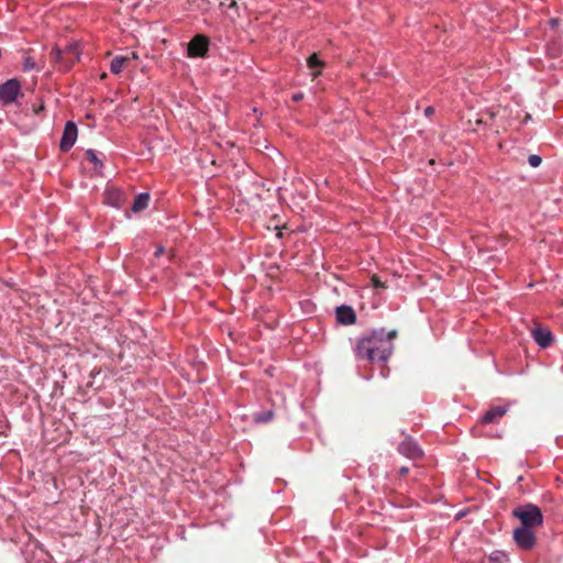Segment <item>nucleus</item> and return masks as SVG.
<instances>
[{"label":"nucleus","mask_w":563,"mask_h":563,"mask_svg":"<svg viewBox=\"0 0 563 563\" xmlns=\"http://www.w3.org/2000/svg\"><path fill=\"white\" fill-rule=\"evenodd\" d=\"M542 159L539 155L532 154L528 157V163L531 167L540 166Z\"/></svg>","instance_id":"obj_20"},{"label":"nucleus","mask_w":563,"mask_h":563,"mask_svg":"<svg viewBox=\"0 0 563 563\" xmlns=\"http://www.w3.org/2000/svg\"><path fill=\"white\" fill-rule=\"evenodd\" d=\"M433 113H434V108H433V107H427V108L424 109V114H426L427 117H430V115H432Z\"/></svg>","instance_id":"obj_24"},{"label":"nucleus","mask_w":563,"mask_h":563,"mask_svg":"<svg viewBox=\"0 0 563 563\" xmlns=\"http://www.w3.org/2000/svg\"><path fill=\"white\" fill-rule=\"evenodd\" d=\"M130 57V60L131 59H137L139 58V55L136 53H131V55L129 56Z\"/></svg>","instance_id":"obj_27"},{"label":"nucleus","mask_w":563,"mask_h":563,"mask_svg":"<svg viewBox=\"0 0 563 563\" xmlns=\"http://www.w3.org/2000/svg\"><path fill=\"white\" fill-rule=\"evenodd\" d=\"M273 416H274V412L272 410H266V411L254 413L253 420L256 423H264V422L271 421L273 419Z\"/></svg>","instance_id":"obj_15"},{"label":"nucleus","mask_w":563,"mask_h":563,"mask_svg":"<svg viewBox=\"0 0 563 563\" xmlns=\"http://www.w3.org/2000/svg\"><path fill=\"white\" fill-rule=\"evenodd\" d=\"M236 5H238L236 0H232L231 3L229 4L230 8H235Z\"/></svg>","instance_id":"obj_28"},{"label":"nucleus","mask_w":563,"mask_h":563,"mask_svg":"<svg viewBox=\"0 0 563 563\" xmlns=\"http://www.w3.org/2000/svg\"><path fill=\"white\" fill-rule=\"evenodd\" d=\"M54 62L59 63L60 67L64 68L65 62L67 60L64 56V52L59 48H54L51 53Z\"/></svg>","instance_id":"obj_16"},{"label":"nucleus","mask_w":563,"mask_h":563,"mask_svg":"<svg viewBox=\"0 0 563 563\" xmlns=\"http://www.w3.org/2000/svg\"><path fill=\"white\" fill-rule=\"evenodd\" d=\"M397 451L410 460H419L423 456V450L417 443V441L410 435H406L405 439L398 444Z\"/></svg>","instance_id":"obj_5"},{"label":"nucleus","mask_w":563,"mask_h":563,"mask_svg":"<svg viewBox=\"0 0 563 563\" xmlns=\"http://www.w3.org/2000/svg\"><path fill=\"white\" fill-rule=\"evenodd\" d=\"M77 139V126L74 122L68 121L65 124L63 136L59 143V148L63 152H67L75 144Z\"/></svg>","instance_id":"obj_7"},{"label":"nucleus","mask_w":563,"mask_h":563,"mask_svg":"<svg viewBox=\"0 0 563 563\" xmlns=\"http://www.w3.org/2000/svg\"><path fill=\"white\" fill-rule=\"evenodd\" d=\"M150 202V195L148 194H140L135 197L133 205H132V211L137 213L144 209L147 208Z\"/></svg>","instance_id":"obj_14"},{"label":"nucleus","mask_w":563,"mask_h":563,"mask_svg":"<svg viewBox=\"0 0 563 563\" xmlns=\"http://www.w3.org/2000/svg\"><path fill=\"white\" fill-rule=\"evenodd\" d=\"M21 84L18 79L12 78L0 85V101L3 106L14 103L19 97H22Z\"/></svg>","instance_id":"obj_3"},{"label":"nucleus","mask_w":563,"mask_h":563,"mask_svg":"<svg viewBox=\"0 0 563 563\" xmlns=\"http://www.w3.org/2000/svg\"><path fill=\"white\" fill-rule=\"evenodd\" d=\"M23 68H24V70L40 69V67L37 66L36 62L31 56H25L24 57V59H23Z\"/></svg>","instance_id":"obj_18"},{"label":"nucleus","mask_w":563,"mask_h":563,"mask_svg":"<svg viewBox=\"0 0 563 563\" xmlns=\"http://www.w3.org/2000/svg\"><path fill=\"white\" fill-rule=\"evenodd\" d=\"M63 52H64L65 58L67 59L65 62L64 69H68L79 58V54H78V51H77V44L74 43V44L68 45L66 47V49L63 51Z\"/></svg>","instance_id":"obj_12"},{"label":"nucleus","mask_w":563,"mask_h":563,"mask_svg":"<svg viewBox=\"0 0 563 563\" xmlns=\"http://www.w3.org/2000/svg\"><path fill=\"white\" fill-rule=\"evenodd\" d=\"M302 98H303V93L302 92H298V93H295L292 96V100L296 101V102L300 101Z\"/></svg>","instance_id":"obj_25"},{"label":"nucleus","mask_w":563,"mask_h":563,"mask_svg":"<svg viewBox=\"0 0 563 563\" xmlns=\"http://www.w3.org/2000/svg\"><path fill=\"white\" fill-rule=\"evenodd\" d=\"M512 515L520 520L522 527L533 529L543 525L541 509L533 504H526L515 508Z\"/></svg>","instance_id":"obj_2"},{"label":"nucleus","mask_w":563,"mask_h":563,"mask_svg":"<svg viewBox=\"0 0 563 563\" xmlns=\"http://www.w3.org/2000/svg\"><path fill=\"white\" fill-rule=\"evenodd\" d=\"M126 201V195L118 188H108L104 192V202L111 207L120 208Z\"/></svg>","instance_id":"obj_10"},{"label":"nucleus","mask_w":563,"mask_h":563,"mask_svg":"<svg viewBox=\"0 0 563 563\" xmlns=\"http://www.w3.org/2000/svg\"><path fill=\"white\" fill-rule=\"evenodd\" d=\"M129 63H130V57L115 56L111 60L110 69L113 74L118 75L123 70V68H125L128 66Z\"/></svg>","instance_id":"obj_13"},{"label":"nucleus","mask_w":563,"mask_h":563,"mask_svg":"<svg viewBox=\"0 0 563 563\" xmlns=\"http://www.w3.org/2000/svg\"><path fill=\"white\" fill-rule=\"evenodd\" d=\"M164 253V247L163 246H158L156 252H155V256H159Z\"/></svg>","instance_id":"obj_26"},{"label":"nucleus","mask_w":563,"mask_h":563,"mask_svg":"<svg viewBox=\"0 0 563 563\" xmlns=\"http://www.w3.org/2000/svg\"><path fill=\"white\" fill-rule=\"evenodd\" d=\"M86 157L95 165L96 169H99L102 167V162H101V159H99V157L97 156V154L93 150H88L86 152Z\"/></svg>","instance_id":"obj_17"},{"label":"nucleus","mask_w":563,"mask_h":563,"mask_svg":"<svg viewBox=\"0 0 563 563\" xmlns=\"http://www.w3.org/2000/svg\"><path fill=\"white\" fill-rule=\"evenodd\" d=\"M514 540L520 550L528 551L534 548L537 537L532 528L518 527L514 530Z\"/></svg>","instance_id":"obj_4"},{"label":"nucleus","mask_w":563,"mask_h":563,"mask_svg":"<svg viewBox=\"0 0 563 563\" xmlns=\"http://www.w3.org/2000/svg\"><path fill=\"white\" fill-rule=\"evenodd\" d=\"M371 283L374 288H386L385 284L376 275L371 277Z\"/></svg>","instance_id":"obj_21"},{"label":"nucleus","mask_w":563,"mask_h":563,"mask_svg":"<svg viewBox=\"0 0 563 563\" xmlns=\"http://www.w3.org/2000/svg\"><path fill=\"white\" fill-rule=\"evenodd\" d=\"M308 66L311 68L312 77L317 76V53H312L308 58Z\"/></svg>","instance_id":"obj_19"},{"label":"nucleus","mask_w":563,"mask_h":563,"mask_svg":"<svg viewBox=\"0 0 563 563\" xmlns=\"http://www.w3.org/2000/svg\"><path fill=\"white\" fill-rule=\"evenodd\" d=\"M531 334L536 343L542 349L550 346L553 342L552 332L548 328L536 327Z\"/></svg>","instance_id":"obj_9"},{"label":"nucleus","mask_w":563,"mask_h":563,"mask_svg":"<svg viewBox=\"0 0 563 563\" xmlns=\"http://www.w3.org/2000/svg\"><path fill=\"white\" fill-rule=\"evenodd\" d=\"M396 336V330L386 331L383 328L371 330L357 339L353 349L354 354L358 360L385 363L394 352Z\"/></svg>","instance_id":"obj_1"},{"label":"nucleus","mask_w":563,"mask_h":563,"mask_svg":"<svg viewBox=\"0 0 563 563\" xmlns=\"http://www.w3.org/2000/svg\"><path fill=\"white\" fill-rule=\"evenodd\" d=\"M508 411V406H495L488 409L482 417L484 424L498 422Z\"/></svg>","instance_id":"obj_11"},{"label":"nucleus","mask_w":563,"mask_h":563,"mask_svg":"<svg viewBox=\"0 0 563 563\" xmlns=\"http://www.w3.org/2000/svg\"><path fill=\"white\" fill-rule=\"evenodd\" d=\"M335 318L338 323L342 325H352L356 323V313L351 306L341 305L335 309Z\"/></svg>","instance_id":"obj_8"},{"label":"nucleus","mask_w":563,"mask_h":563,"mask_svg":"<svg viewBox=\"0 0 563 563\" xmlns=\"http://www.w3.org/2000/svg\"><path fill=\"white\" fill-rule=\"evenodd\" d=\"M208 48V37L198 34L188 43L187 53L189 57H203L207 54Z\"/></svg>","instance_id":"obj_6"},{"label":"nucleus","mask_w":563,"mask_h":563,"mask_svg":"<svg viewBox=\"0 0 563 563\" xmlns=\"http://www.w3.org/2000/svg\"><path fill=\"white\" fill-rule=\"evenodd\" d=\"M408 472H409V467H407V466H401V467L398 470V475H399L400 477H402V476L407 475V474H408Z\"/></svg>","instance_id":"obj_23"},{"label":"nucleus","mask_w":563,"mask_h":563,"mask_svg":"<svg viewBox=\"0 0 563 563\" xmlns=\"http://www.w3.org/2000/svg\"><path fill=\"white\" fill-rule=\"evenodd\" d=\"M318 65H319V69H320L322 67L323 63L319 59Z\"/></svg>","instance_id":"obj_29"},{"label":"nucleus","mask_w":563,"mask_h":563,"mask_svg":"<svg viewBox=\"0 0 563 563\" xmlns=\"http://www.w3.org/2000/svg\"><path fill=\"white\" fill-rule=\"evenodd\" d=\"M505 553L500 552V551H495L490 554L489 556V560L494 563H498L501 561L503 558H505Z\"/></svg>","instance_id":"obj_22"}]
</instances>
